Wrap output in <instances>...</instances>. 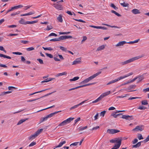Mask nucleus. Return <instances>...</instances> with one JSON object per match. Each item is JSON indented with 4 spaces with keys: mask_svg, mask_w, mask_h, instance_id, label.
Wrapping results in <instances>:
<instances>
[{
    "mask_svg": "<svg viewBox=\"0 0 149 149\" xmlns=\"http://www.w3.org/2000/svg\"><path fill=\"white\" fill-rule=\"evenodd\" d=\"M143 56H135L134 57L128 60H126L124 61L121 62L120 63V64L121 65H123L127 64L128 63L132 62L136 60H137L141 57Z\"/></svg>",
    "mask_w": 149,
    "mask_h": 149,
    "instance_id": "f257e3e1",
    "label": "nucleus"
},
{
    "mask_svg": "<svg viewBox=\"0 0 149 149\" xmlns=\"http://www.w3.org/2000/svg\"><path fill=\"white\" fill-rule=\"evenodd\" d=\"M101 73V72H97L96 73L94 74L93 75L90 76V77H89L88 78H86L85 79V80H84L83 81L81 82L80 84H82L87 83L89 82L90 81L92 80L93 78L96 77V76H98L99 74H100Z\"/></svg>",
    "mask_w": 149,
    "mask_h": 149,
    "instance_id": "f03ea898",
    "label": "nucleus"
},
{
    "mask_svg": "<svg viewBox=\"0 0 149 149\" xmlns=\"http://www.w3.org/2000/svg\"><path fill=\"white\" fill-rule=\"evenodd\" d=\"M74 118L70 117L66 120H65L60 123L58 125V126H63L67 124L70 123L72 120Z\"/></svg>",
    "mask_w": 149,
    "mask_h": 149,
    "instance_id": "7ed1b4c3",
    "label": "nucleus"
},
{
    "mask_svg": "<svg viewBox=\"0 0 149 149\" xmlns=\"http://www.w3.org/2000/svg\"><path fill=\"white\" fill-rule=\"evenodd\" d=\"M144 129V126L143 125H141L140 126H136L135 128L132 130V131L136 132L139 131H141L143 130Z\"/></svg>",
    "mask_w": 149,
    "mask_h": 149,
    "instance_id": "20e7f679",
    "label": "nucleus"
},
{
    "mask_svg": "<svg viewBox=\"0 0 149 149\" xmlns=\"http://www.w3.org/2000/svg\"><path fill=\"white\" fill-rule=\"evenodd\" d=\"M120 130L116 129H109L107 130V132L110 134H113L120 132Z\"/></svg>",
    "mask_w": 149,
    "mask_h": 149,
    "instance_id": "39448f33",
    "label": "nucleus"
},
{
    "mask_svg": "<svg viewBox=\"0 0 149 149\" xmlns=\"http://www.w3.org/2000/svg\"><path fill=\"white\" fill-rule=\"evenodd\" d=\"M110 93V91H108L102 94L97 99L99 101H100L101 99L104 97L107 96Z\"/></svg>",
    "mask_w": 149,
    "mask_h": 149,
    "instance_id": "423d86ee",
    "label": "nucleus"
},
{
    "mask_svg": "<svg viewBox=\"0 0 149 149\" xmlns=\"http://www.w3.org/2000/svg\"><path fill=\"white\" fill-rule=\"evenodd\" d=\"M110 93V91H108L102 94L97 99L99 101H100L101 99L104 97L107 96Z\"/></svg>",
    "mask_w": 149,
    "mask_h": 149,
    "instance_id": "0eeeda50",
    "label": "nucleus"
},
{
    "mask_svg": "<svg viewBox=\"0 0 149 149\" xmlns=\"http://www.w3.org/2000/svg\"><path fill=\"white\" fill-rule=\"evenodd\" d=\"M120 118H122L128 120H132L134 119V117L133 116H130L129 115H123Z\"/></svg>",
    "mask_w": 149,
    "mask_h": 149,
    "instance_id": "6e6552de",
    "label": "nucleus"
},
{
    "mask_svg": "<svg viewBox=\"0 0 149 149\" xmlns=\"http://www.w3.org/2000/svg\"><path fill=\"white\" fill-rule=\"evenodd\" d=\"M136 86L135 85H131L129 86L126 89V91L128 92H132L135 91L137 90H131L132 89H134Z\"/></svg>",
    "mask_w": 149,
    "mask_h": 149,
    "instance_id": "1a4fd4ad",
    "label": "nucleus"
},
{
    "mask_svg": "<svg viewBox=\"0 0 149 149\" xmlns=\"http://www.w3.org/2000/svg\"><path fill=\"white\" fill-rule=\"evenodd\" d=\"M54 7L58 10H62L63 9L62 5L59 3L53 4Z\"/></svg>",
    "mask_w": 149,
    "mask_h": 149,
    "instance_id": "9d476101",
    "label": "nucleus"
},
{
    "mask_svg": "<svg viewBox=\"0 0 149 149\" xmlns=\"http://www.w3.org/2000/svg\"><path fill=\"white\" fill-rule=\"evenodd\" d=\"M122 140H119L117 144H115V146L111 149H117L118 148L121 143Z\"/></svg>",
    "mask_w": 149,
    "mask_h": 149,
    "instance_id": "9b49d317",
    "label": "nucleus"
},
{
    "mask_svg": "<svg viewBox=\"0 0 149 149\" xmlns=\"http://www.w3.org/2000/svg\"><path fill=\"white\" fill-rule=\"evenodd\" d=\"M122 140H119L117 144H115V146L111 149H117L118 148L121 143Z\"/></svg>",
    "mask_w": 149,
    "mask_h": 149,
    "instance_id": "f8f14e48",
    "label": "nucleus"
},
{
    "mask_svg": "<svg viewBox=\"0 0 149 149\" xmlns=\"http://www.w3.org/2000/svg\"><path fill=\"white\" fill-rule=\"evenodd\" d=\"M56 92V91H54L52 92H51V93H49L48 94H47L46 95H45L43 96L42 97L40 98H37V99H33V100H29L28 101V102H33V101H35L36 100H37L38 99H39L40 98H42V97H46V96H47L49 95H51V94H52L53 93H54L55 92Z\"/></svg>",
    "mask_w": 149,
    "mask_h": 149,
    "instance_id": "ddd939ff",
    "label": "nucleus"
},
{
    "mask_svg": "<svg viewBox=\"0 0 149 149\" xmlns=\"http://www.w3.org/2000/svg\"><path fill=\"white\" fill-rule=\"evenodd\" d=\"M86 101V100H85L84 101H83L81 102L80 103H79V104H78L76 105H75L74 106L71 107L70 108V110H71L73 109H75V108H77V107L79 106L80 105H82V104H84Z\"/></svg>",
    "mask_w": 149,
    "mask_h": 149,
    "instance_id": "4468645a",
    "label": "nucleus"
},
{
    "mask_svg": "<svg viewBox=\"0 0 149 149\" xmlns=\"http://www.w3.org/2000/svg\"><path fill=\"white\" fill-rule=\"evenodd\" d=\"M81 60L80 58H78L76 59L73 62L72 65H76L80 63L81 62Z\"/></svg>",
    "mask_w": 149,
    "mask_h": 149,
    "instance_id": "2eb2a0df",
    "label": "nucleus"
},
{
    "mask_svg": "<svg viewBox=\"0 0 149 149\" xmlns=\"http://www.w3.org/2000/svg\"><path fill=\"white\" fill-rule=\"evenodd\" d=\"M120 80H121V79H120V77L117 79H115L112 80L111 81L109 82L107 84V85H109L111 84L112 83H115V82H116Z\"/></svg>",
    "mask_w": 149,
    "mask_h": 149,
    "instance_id": "dca6fc26",
    "label": "nucleus"
},
{
    "mask_svg": "<svg viewBox=\"0 0 149 149\" xmlns=\"http://www.w3.org/2000/svg\"><path fill=\"white\" fill-rule=\"evenodd\" d=\"M61 111H56L54 113H51L47 115V116L48 118H50L52 117L53 116H54L56 114L58 113L59 112H60Z\"/></svg>",
    "mask_w": 149,
    "mask_h": 149,
    "instance_id": "f3484780",
    "label": "nucleus"
},
{
    "mask_svg": "<svg viewBox=\"0 0 149 149\" xmlns=\"http://www.w3.org/2000/svg\"><path fill=\"white\" fill-rule=\"evenodd\" d=\"M126 43V41H121L120 42H119L117 44L116 46V47H119L120 46H123L124 44Z\"/></svg>",
    "mask_w": 149,
    "mask_h": 149,
    "instance_id": "a211bd4d",
    "label": "nucleus"
},
{
    "mask_svg": "<svg viewBox=\"0 0 149 149\" xmlns=\"http://www.w3.org/2000/svg\"><path fill=\"white\" fill-rule=\"evenodd\" d=\"M61 40L66 39L68 38H72L71 36H61Z\"/></svg>",
    "mask_w": 149,
    "mask_h": 149,
    "instance_id": "6ab92c4d",
    "label": "nucleus"
},
{
    "mask_svg": "<svg viewBox=\"0 0 149 149\" xmlns=\"http://www.w3.org/2000/svg\"><path fill=\"white\" fill-rule=\"evenodd\" d=\"M63 16L61 14H60L59 15V16L58 17L57 19L58 22H63V20L62 19Z\"/></svg>",
    "mask_w": 149,
    "mask_h": 149,
    "instance_id": "aec40b11",
    "label": "nucleus"
},
{
    "mask_svg": "<svg viewBox=\"0 0 149 149\" xmlns=\"http://www.w3.org/2000/svg\"><path fill=\"white\" fill-rule=\"evenodd\" d=\"M54 79V78H47L45 79L44 81H42L41 82V83H42L44 82H47L49 81H50L53 79Z\"/></svg>",
    "mask_w": 149,
    "mask_h": 149,
    "instance_id": "412c9836",
    "label": "nucleus"
},
{
    "mask_svg": "<svg viewBox=\"0 0 149 149\" xmlns=\"http://www.w3.org/2000/svg\"><path fill=\"white\" fill-rule=\"evenodd\" d=\"M138 77V81L137 83H139L144 79V76L142 75H139Z\"/></svg>",
    "mask_w": 149,
    "mask_h": 149,
    "instance_id": "4be33fe9",
    "label": "nucleus"
},
{
    "mask_svg": "<svg viewBox=\"0 0 149 149\" xmlns=\"http://www.w3.org/2000/svg\"><path fill=\"white\" fill-rule=\"evenodd\" d=\"M132 12L134 14H139L140 13L139 10L136 9H134L132 10Z\"/></svg>",
    "mask_w": 149,
    "mask_h": 149,
    "instance_id": "5701e85b",
    "label": "nucleus"
},
{
    "mask_svg": "<svg viewBox=\"0 0 149 149\" xmlns=\"http://www.w3.org/2000/svg\"><path fill=\"white\" fill-rule=\"evenodd\" d=\"M28 118H26L25 119H21L19 121L17 125H19L25 121L26 120H28Z\"/></svg>",
    "mask_w": 149,
    "mask_h": 149,
    "instance_id": "b1692460",
    "label": "nucleus"
},
{
    "mask_svg": "<svg viewBox=\"0 0 149 149\" xmlns=\"http://www.w3.org/2000/svg\"><path fill=\"white\" fill-rule=\"evenodd\" d=\"M116 114L115 112H113L111 114V116H113L114 118H116L118 116V115H122V113H120L117 114Z\"/></svg>",
    "mask_w": 149,
    "mask_h": 149,
    "instance_id": "393cba45",
    "label": "nucleus"
},
{
    "mask_svg": "<svg viewBox=\"0 0 149 149\" xmlns=\"http://www.w3.org/2000/svg\"><path fill=\"white\" fill-rule=\"evenodd\" d=\"M50 88H48L47 89H45V90H44L36 92H35L34 93H31V94H29V96H31V95H34V94H35L36 93H40V92H43L44 91H46V90H49V89H50Z\"/></svg>",
    "mask_w": 149,
    "mask_h": 149,
    "instance_id": "a878e982",
    "label": "nucleus"
},
{
    "mask_svg": "<svg viewBox=\"0 0 149 149\" xmlns=\"http://www.w3.org/2000/svg\"><path fill=\"white\" fill-rule=\"evenodd\" d=\"M37 136L36 135L35 133L33 135H31L30 136L28 137V139L29 140H32L34 139Z\"/></svg>",
    "mask_w": 149,
    "mask_h": 149,
    "instance_id": "bb28decb",
    "label": "nucleus"
},
{
    "mask_svg": "<svg viewBox=\"0 0 149 149\" xmlns=\"http://www.w3.org/2000/svg\"><path fill=\"white\" fill-rule=\"evenodd\" d=\"M133 74V72H130V73H129L128 74H127L126 75H125V76H121V77H120V79H122L124 78H126L129 76H130V75H132Z\"/></svg>",
    "mask_w": 149,
    "mask_h": 149,
    "instance_id": "cd10ccee",
    "label": "nucleus"
},
{
    "mask_svg": "<svg viewBox=\"0 0 149 149\" xmlns=\"http://www.w3.org/2000/svg\"><path fill=\"white\" fill-rule=\"evenodd\" d=\"M67 74V73L66 72H64L62 73H58V74L56 75V77H58L60 76H62V75H66Z\"/></svg>",
    "mask_w": 149,
    "mask_h": 149,
    "instance_id": "c85d7f7f",
    "label": "nucleus"
},
{
    "mask_svg": "<svg viewBox=\"0 0 149 149\" xmlns=\"http://www.w3.org/2000/svg\"><path fill=\"white\" fill-rule=\"evenodd\" d=\"M61 40V36L58 38H55L52 39L50 40V41H59Z\"/></svg>",
    "mask_w": 149,
    "mask_h": 149,
    "instance_id": "c756f323",
    "label": "nucleus"
},
{
    "mask_svg": "<svg viewBox=\"0 0 149 149\" xmlns=\"http://www.w3.org/2000/svg\"><path fill=\"white\" fill-rule=\"evenodd\" d=\"M104 48V46L102 45L99 46L97 49L96 51H98L103 49Z\"/></svg>",
    "mask_w": 149,
    "mask_h": 149,
    "instance_id": "7c9ffc66",
    "label": "nucleus"
},
{
    "mask_svg": "<svg viewBox=\"0 0 149 149\" xmlns=\"http://www.w3.org/2000/svg\"><path fill=\"white\" fill-rule=\"evenodd\" d=\"M0 57H3L5 58H8V59H10L11 58L8 56H6V55H4L2 54H0Z\"/></svg>",
    "mask_w": 149,
    "mask_h": 149,
    "instance_id": "2f4dec72",
    "label": "nucleus"
},
{
    "mask_svg": "<svg viewBox=\"0 0 149 149\" xmlns=\"http://www.w3.org/2000/svg\"><path fill=\"white\" fill-rule=\"evenodd\" d=\"M43 130V129H41L38 130L35 133L36 136H37Z\"/></svg>",
    "mask_w": 149,
    "mask_h": 149,
    "instance_id": "473e14b6",
    "label": "nucleus"
},
{
    "mask_svg": "<svg viewBox=\"0 0 149 149\" xmlns=\"http://www.w3.org/2000/svg\"><path fill=\"white\" fill-rule=\"evenodd\" d=\"M53 29V27L51 25H47L46 29H45V31H49Z\"/></svg>",
    "mask_w": 149,
    "mask_h": 149,
    "instance_id": "72a5a7b5",
    "label": "nucleus"
},
{
    "mask_svg": "<svg viewBox=\"0 0 149 149\" xmlns=\"http://www.w3.org/2000/svg\"><path fill=\"white\" fill-rule=\"evenodd\" d=\"M79 79V77H74L72 79H70V81H75L77 80H78Z\"/></svg>",
    "mask_w": 149,
    "mask_h": 149,
    "instance_id": "f704fd0d",
    "label": "nucleus"
},
{
    "mask_svg": "<svg viewBox=\"0 0 149 149\" xmlns=\"http://www.w3.org/2000/svg\"><path fill=\"white\" fill-rule=\"evenodd\" d=\"M48 118H47V116H46V117H43L41 118L40 119V123L44 121L45 120H46Z\"/></svg>",
    "mask_w": 149,
    "mask_h": 149,
    "instance_id": "c9c22d12",
    "label": "nucleus"
},
{
    "mask_svg": "<svg viewBox=\"0 0 149 149\" xmlns=\"http://www.w3.org/2000/svg\"><path fill=\"white\" fill-rule=\"evenodd\" d=\"M95 83H89V84H85V85H81V87H85V86H88L91 85H92L95 84Z\"/></svg>",
    "mask_w": 149,
    "mask_h": 149,
    "instance_id": "e433bc0d",
    "label": "nucleus"
},
{
    "mask_svg": "<svg viewBox=\"0 0 149 149\" xmlns=\"http://www.w3.org/2000/svg\"><path fill=\"white\" fill-rule=\"evenodd\" d=\"M87 128V126H86L84 127H79L78 128V130L80 131H82V130H83L86 129Z\"/></svg>",
    "mask_w": 149,
    "mask_h": 149,
    "instance_id": "4c0bfd02",
    "label": "nucleus"
},
{
    "mask_svg": "<svg viewBox=\"0 0 149 149\" xmlns=\"http://www.w3.org/2000/svg\"><path fill=\"white\" fill-rule=\"evenodd\" d=\"M111 12L112 13H114L118 17H120L121 16V15L120 14L118 13H117V12H116V11L114 10H112L111 11Z\"/></svg>",
    "mask_w": 149,
    "mask_h": 149,
    "instance_id": "58836bf2",
    "label": "nucleus"
},
{
    "mask_svg": "<svg viewBox=\"0 0 149 149\" xmlns=\"http://www.w3.org/2000/svg\"><path fill=\"white\" fill-rule=\"evenodd\" d=\"M19 23L22 24H26V22H25L23 18H21V20L19 21Z\"/></svg>",
    "mask_w": 149,
    "mask_h": 149,
    "instance_id": "ea45409f",
    "label": "nucleus"
},
{
    "mask_svg": "<svg viewBox=\"0 0 149 149\" xmlns=\"http://www.w3.org/2000/svg\"><path fill=\"white\" fill-rule=\"evenodd\" d=\"M54 107H55V105H53V106H51L50 107H47V108H45V109H41V110H40L38 111H37L36 112H40V111H43V110H44L47 109H50V108H52Z\"/></svg>",
    "mask_w": 149,
    "mask_h": 149,
    "instance_id": "a19ab883",
    "label": "nucleus"
},
{
    "mask_svg": "<svg viewBox=\"0 0 149 149\" xmlns=\"http://www.w3.org/2000/svg\"><path fill=\"white\" fill-rule=\"evenodd\" d=\"M141 104L143 105H146L148 104V103L147 100H144L141 101Z\"/></svg>",
    "mask_w": 149,
    "mask_h": 149,
    "instance_id": "79ce46f5",
    "label": "nucleus"
},
{
    "mask_svg": "<svg viewBox=\"0 0 149 149\" xmlns=\"http://www.w3.org/2000/svg\"><path fill=\"white\" fill-rule=\"evenodd\" d=\"M120 4L121 6H123L124 7H126L128 6L129 5L128 3H125L124 2L123 3H120Z\"/></svg>",
    "mask_w": 149,
    "mask_h": 149,
    "instance_id": "37998d69",
    "label": "nucleus"
},
{
    "mask_svg": "<svg viewBox=\"0 0 149 149\" xmlns=\"http://www.w3.org/2000/svg\"><path fill=\"white\" fill-rule=\"evenodd\" d=\"M26 49L27 51H30L34 50L35 49L34 47H31L27 48Z\"/></svg>",
    "mask_w": 149,
    "mask_h": 149,
    "instance_id": "c03bdc74",
    "label": "nucleus"
},
{
    "mask_svg": "<svg viewBox=\"0 0 149 149\" xmlns=\"http://www.w3.org/2000/svg\"><path fill=\"white\" fill-rule=\"evenodd\" d=\"M149 141V135L148 136L146 137V139L142 141V142H143L144 143H145L147 142L148 141Z\"/></svg>",
    "mask_w": 149,
    "mask_h": 149,
    "instance_id": "a18cd8bd",
    "label": "nucleus"
},
{
    "mask_svg": "<svg viewBox=\"0 0 149 149\" xmlns=\"http://www.w3.org/2000/svg\"><path fill=\"white\" fill-rule=\"evenodd\" d=\"M66 143V141H63L62 142H61L58 145V146L60 147H61L65 143Z\"/></svg>",
    "mask_w": 149,
    "mask_h": 149,
    "instance_id": "49530a36",
    "label": "nucleus"
},
{
    "mask_svg": "<svg viewBox=\"0 0 149 149\" xmlns=\"http://www.w3.org/2000/svg\"><path fill=\"white\" fill-rule=\"evenodd\" d=\"M87 39V38L86 36H83V39L81 42V43L83 44L84 42Z\"/></svg>",
    "mask_w": 149,
    "mask_h": 149,
    "instance_id": "de8ad7c7",
    "label": "nucleus"
},
{
    "mask_svg": "<svg viewBox=\"0 0 149 149\" xmlns=\"http://www.w3.org/2000/svg\"><path fill=\"white\" fill-rule=\"evenodd\" d=\"M66 13L68 14L69 15H72L73 14L75 16L76 14L74 13H72L71 12L69 11H67V12H66Z\"/></svg>",
    "mask_w": 149,
    "mask_h": 149,
    "instance_id": "09e8293b",
    "label": "nucleus"
},
{
    "mask_svg": "<svg viewBox=\"0 0 149 149\" xmlns=\"http://www.w3.org/2000/svg\"><path fill=\"white\" fill-rule=\"evenodd\" d=\"M60 49L62 51H64V52H66L67 51V49L66 48L62 47V46H60L59 47Z\"/></svg>",
    "mask_w": 149,
    "mask_h": 149,
    "instance_id": "8fccbe9b",
    "label": "nucleus"
},
{
    "mask_svg": "<svg viewBox=\"0 0 149 149\" xmlns=\"http://www.w3.org/2000/svg\"><path fill=\"white\" fill-rule=\"evenodd\" d=\"M110 6L112 7L114 9H115L116 10L118 9V8L116 7L113 3H111Z\"/></svg>",
    "mask_w": 149,
    "mask_h": 149,
    "instance_id": "3c124183",
    "label": "nucleus"
},
{
    "mask_svg": "<svg viewBox=\"0 0 149 149\" xmlns=\"http://www.w3.org/2000/svg\"><path fill=\"white\" fill-rule=\"evenodd\" d=\"M45 54L47 57L50 58H53V56L51 54H48V53H45Z\"/></svg>",
    "mask_w": 149,
    "mask_h": 149,
    "instance_id": "603ef678",
    "label": "nucleus"
},
{
    "mask_svg": "<svg viewBox=\"0 0 149 149\" xmlns=\"http://www.w3.org/2000/svg\"><path fill=\"white\" fill-rule=\"evenodd\" d=\"M138 138L139 140H141L143 139V138L141 134H138Z\"/></svg>",
    "mask_w": 149,
    "mask_h": 149,
    "instance_id": "864d4df0",
    "label": "nucleus"
},
{
    "mask_svg": "<svg viewBox=\"0 0 149 149\" xmlns=\"http://www.w3.org/2000/svg\"><path fill=\"white\" fill-rule=\"evenodd\" d=\"M19 13H20V11H17L16 12L14 13H13L11 14L10 15L11 16H15V15H16L19 14Z\"/></svg>",
    "mask_w": 149,
    "mask_h": 149,
    "instance_id": "5fc2aeb1",
    "label": "nucleus"
},
{
    "mask_svg": "<svg viewBox=\"0 0 149 149\" xmlns=\"http://www.w3.org/2000/svg\"><path fill=\"white\" fill-rule=\"evenodd\" d=\"M81 88V86H77V87H76L72 88H71L70 89H69V91H72V90H75V89H77V88Z\"/></svg>",
    "mask_w": 149,
    "mask_h": 149,
    "instance_id": "6e6d98bb",
    "label": "nucleus"
},
{
    "mask_svg": "<svg viewBox=\"0 0 149 149\" xmlns=\"http://www.w3.org/2000/svg\"><path fill=\"white\" fill-rule=\"evenodd\" d=\"M57 36V34H56L54 33H50L48 36L50 37V36H54L56 37Z\"/></svg>",
    "mask_w": 149,
    "mask_h": 149,
    "instance_id": "4d7b16f0",
    "label": "nucleus"
},
{
    "mask_svg": "<svg viewBox=\"0 0 149 149\" xmlns=\"http://www.w3.org/2000/svg\"><path fill=\"white\" fill-rule=\"evenodd\" d=\"M106 112V111H104L101 112L100 114V116H102L103 117L104 116Z\"/></svg>",
    "mask_w": 149,
    "mask_h": 149,
    "instance_id": "13d9d810",
    "label": "nucleus"
},
{
    "mask_svg": "<svg viewBox=\"0 0 149 149\" xmlns=\"http://www.w3.org/2000/svg\"><path fill=\"white\" fill-rule=\"evenodd\" d=\"M73 19L75 20L78 21V22H83V23H85L86 22L85 21H84L82 20H81V19Z\"/></svg>",
    "mask_w": 149,
    "mask_h": 149,
    "instance_id": "bf43d9fd",
    "label": "nucleus"
},
{
    "mask_svg": "<svg viewBox=\"0 0 149 149\" xmlns=\"http://www.w3.org/2000/svg\"><path fill=\"white\" fill-rule=\"evenodd\" d=\"M138 109L141 110H144L146 109V107L143 106H139Z\"/></svg>",
    "mask_w": 149,
    "mask_h": 149,
    "instance_id": "052dcab7",
    "label": "nucleus"
},
{
    "mask_svg": "<svg viewBox=\"0 0 149 149\" xmlns=\"http://www.w3.org/2000/svg\"><path fill=\"white\" fill-rule=\"evenodd\" d=\"M13 54L18 55H21L22 54V53L19 52H13Z\"/></svg>",
    "mask_w": 149,
    "mask_h": 149,
    "instance_id": "680f3d73",
    "label": "nucleus"
},
{
    "mask_svg": "<svg viewBox=\"0 0 149 149\" xmlns=\"http://www.w3.org/2000/svg\"><path fill=\"white\" fill-rule=\"evenodd\" d=\"M37 60L39 61V62L40 64H43V61L42 59L40 58H38L37 59Z\"/></svg>",
    "mask_w": 149,
    "mask_h": 149,
    "instance_id": "e2e57ef3",
    "label": "nucleus"
},
{
    "mask_svg": "<svg viewBox=\"0 0 149 149\" xmlns=\"http://www.w3.org/2000/svg\"><path fill=\"white\" fill-rule=\"evenodd\" d=\"M114 143H118V142L119 140H121V139H120L119 138H115L114 139Z\"/></svg>",
    "mask_w": 149,
    "mask_h": 149,
    "instance_id": "0e129e2a",
    "label": "nucleus"
},
{
    "mask_svg": "<svg viewBox=\"0 0 149 149\" xmlns=\"http://www.w3.org/2000/svg\"><path fill=\"white\" fill-rule=\"evenodd\" d=\"M36 143L35 142H33L30 143L29 146L30 147L32 146L36 145Z\"/></svg>",
    "mask_w": 149,
    "mask_h": 149,
    "instance_id": "69168bd1",
    "label": "nucleus"
},
{
    "mask_svg": "<svg viewBox=\"0 0 149 149\" xmlns=\"http://www.w3.org/2000/svg\"><path fill=\"white\" fill-rule=\"evenodd\" d=\"M138 141V140L137 139H135L134 140L132 141V143L133 144H135Z\"/></svg>",
    "mask_w": 149,
    "mask_h": 149,
    "instance_id": "338daca9",
    "label": "nucleus"
},
{
    "mask_svg": "<svg viewBox=\"0 0 149 149\" xmlns=\"http://www.w3.org/2000/svg\"><path fill=\"white\" fill-rule=\"evenodd\" d=\"M143 92L146 93V92L148 91L149 92V88H145L144 89H143Z\"/></svg>",
    "mask_w": 149,
    "mask_h": 149,
    "instance_id": "774afa93",
    "label": "nucleus"
}]
</instances>
